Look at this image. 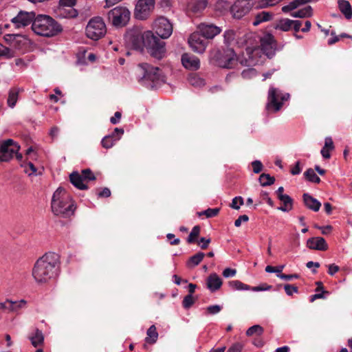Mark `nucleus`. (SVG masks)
<instances>
[{
    "mask_svg": "<svg viewBox=\"0 0 352 352\" xmlns=\"http://www.w3.org/2000/svg\"><path fill=\"white\" fill-rule=\"evenodd\" d=\"M60 256L54 252L45 253L35 263L32 276L38 283H45L55 278L60 270Z\"/></svg>",
    "mask_w": 352,
    "mask_h": 352,
    "instance_id": "nucleus-1",
    "label": "nucleus"
},
{
    "mask_svg": "<svg viewBox=\"0 0 352 352\" xmlns=\"http://www.w3.org/2000/svg\"><path fill=\"white\" fill-rule=\"evenodd\" d=\"M51 205L53 213L64 218L73 215L76 209L74 201L62 188H57L54 192Z\"/></svg>",
    "mask_w": 352,
    "mask_h": 352,
    "instance_id": "nucleus-2",
    "label": "nucleus"
},
{
    "mask_svg": "<svg viewBox=\"0 0 352 352\" xmlns=\"http://www.w3.org/2000/svg\"><path fill=\"white\" fill-rule=\"evenodd\" d=\"M32 30L37 35L53 37L62 32L63 27L49 15L37 14L32 23Z\"/></svg>",
    "mask_w": 352,
    "mask_h": 352,
    "instance_id": "nucleus-3",
    "label": "nucleus"
},
{
    "mask_svg": "<svg viewBox=\"0 0 352 352\" xmlns=\"http://www.w3.org/2000/svg\"><path fill=\"white\" fill-rule=\"evenodd\" d=\"M145 45L144 48L147 53L152 57L157 60H161L165 56L166 47L165 42L160 38L154 34L151 31L145 32Z\"/></svg>",
    "mask_w": 352,
    "mask_h": 352,
    "instance_id": "nucleus-4",
    "label": "nucleus"
},
{
    "mask_svg": "<svg viewBox=\"0 0 352 352\" xmlns=\"http://www.w3.org/2000/svg\"><path fill=\"white\" fill-rule=\"evenodd\" d=\"M107 28L104 22L100 16L94 17L86 27V35L88 38L98 41L104 36Z\"/></svg>",
    "mask_w": 352,
    "mask_h": 352,
    "instance_id": "nucleus-5",
    "label": "nucleus"
},
{
    "mask_svg": "<svg viewBox=\"0 0 352 352\" xmlns=\"http://www.w3.org/2000/svg\"><path fill=\"white\" fill-rule=\"evenodd\" d=\"M139 68L142 75V80L151 81L155 85L164 82L165 77L159 67L144 63L140 64Z\"/></svg>",
    "mask_w": 352,
    "mask_h": 352,
    "instance_id": "nucleus-6",
    "label": "nucleus"
},
{
    "mask_svg": "<svg viewBox=\"0 0 352 352\" xmlns=\"http://www.w3.org/2000/svg\"><path fill=\"white\" fill-rule=\"evenodd\" d=\"M107 19L113 26L123 27L130 19V12L125 7L117 6L108 12Z\"/></svg>",
    "mask_w": 352,
    "mask_h": 352,
    "instance_id": "nucleus-7",
    "label": "nucleus"
},
{
    "mask_svg": "<svg viewBox=\"0 0 352 352\" xmlns=\"http://www.w3.org/2000/svg\"><path fill=\"white\" fill-rule=\"evenodd\" d=\"M289 96L288 94H284L278 89L271 87L268 91V101L266 105L267 111H278L283 107V101L287 100Z\"/></svg>",
    "mask_w": 352,
    "mask_h": 352,
    "instance_id": "nucleus-8",
    "label": "nucleus"
},
{
    "mask_svg": "<svg viewBox=\"0 0 352 352\" xmlns=\"http://www.w3.org/2000/svg\"><path fill=\"white\" fill-rule=\"evenodd\" d=\"M215 58L217 64L223 68H232L236 63V54L232 48H228L223 52L218 51Z\"/></svg>",
    "mask_w": 352,
    "mask_h": 352,
    "instance_id": "nucleus-9",
    "label": "nucleus"
},
{
    "mask_svg": "<svg viewBox=\"0 0 352 352\" xmlns=\"http://www.w3.org/2000/svg\"><path fill=\"white\" fill-rule=\"evenodd\" d=\"M20 149L19 145L12 139H8L1 142L0 145V161L8 162Z\"/></svg>",
    "mask_w": 352,
    "mask_h": 352,
    "instance_id": "nucleus-10",
    "label": "nucleus"
},
{
    "mask_svg": "<svg viewBox=\"0 0 352 352\" xmlns=\"http://www.w3.org/2000/svg\"><path fill=\"white\" fill-rule=\"evenodd\" d=\"M36 17V13L33 11L20 10L17 15L11 19V22L17 28H25L30 24L32 25Z\"/></svg>",
    "mask_w": 352,
    "mask_h": 352,
    "instance_id": "nucleus-11",
    "label": "nucleus"
},
{
    "mask_svg": "<svg viewBox=\"0 0 352 352\" xmlns=\"http://www.w3.org/2000/svg\"><path fill=\"white\" fill-rule=\"evenodd\" d=\"M155 0H138L135 8V16L137 19H146L153 10Z\"/></svg>",
    "mask_w": 352,
    "mask_h": 352,
    "instance_id": "nucleus-12",
    "label": "nucleus"
},
{
    "mask_svg": "<svg viewBox=\"0 0 352 352\" xmlns=\"http://www.w3.org/2000/svg\"><path fill=\"white\" fill-rule=\"evenodd\" d=\"M155 30L157 36L168 38L173 33V25L165 17H160L155 21Z\"/></svg>",
    "mask_w": 352,
    "mask_h": 352,
    "instance_id": "nucleus-13",
    "label": "nucleus"
},
{
    "mask_svg": "<svg viewBox=\"0 0 352 352\" xmlns=\"http://www.w3.org/2000/svg\"><path fill=\"white\" fill-rule=\"evenodd\" d=\"M188 43L194 52L201 54L205 51L208 41L199 32H195L190 34Z\"/></svg>",
    "mask_w": 352,
    "mask_h": 352,
    "instance_id": "nucleus-14",
    "label": "nucleus"
},
{
    "mask_svg": "<svg viewBox=\"0 0 352 352\" xmlns=\"http://www.w3.org/2000/svg\"><path fill=\"white\" fill-rule=\"evenodd\" d=\"M261 47L263 52L268 57L272 58L276 49V41L272 34H266L261 38Z\"/></svg>",
    "mask_w": 352,
    "mask_h": 352,
    "instance_id": "nucleus-15",
    "label": "nucleus"
},
{
    "mask_svg": "<svg viewBox=\"0 0 352 352\" xmlns=\"http://www.w3.org/2000/svg\"><path fill=\"white\" fill-rule=\"evenodd\" d=\"M252 5L250 0H236L230 8V12L234 18L241 19L251 10Z\"/></svg>",
    "mask_w": 352,
    "mask_h": 352,
    "instance_id": "nucleus-16",
    "label": "nucleus"
},
{
    "mask_svg": "<svg viewBox=\"0 0 352 352\" xmlns=\"http://www.w3.org/2000/svg\"><path fill=\"white\" fill-rule=\"evenodd\" d=\"M127 39L131 47L138 51L142 52L145 45V32L131 31L128 33Z\"/></svg>",
    "mask_w": 352,
    "mask_h": 352,
    "instance_id": "nucleus-17",
    "label": "nucleus"
},
{
    "mask_svg": "<svg viewBox=\"0 0 352 352\" xmlns=\"http://www.w3.org/2000/svg\"><path fill=\"white\" fill-rule=\"evenodd\" d=\"M198 29L206 39H212L221 32V29L212 23H202L199 25Z\"/></svg>",
    "mask_w": 352,
    "mask_h": 352,
    "instance_id": "nucleus-18",
    "label": "nucleus"
},
{
    "mask_svg": "<svg viewBox=\"0 0 352 352\" xmlns=\"http://www.w3.org/2000/svg\"><path fill=\"white\" fill-rule=\"evenodd\" d=\"M182 63L185 68L190 70H197L200 66L199 59L190 54H184L182 55Z\"/></svg>",
    "mask_w": 352,
    "mask_h": 352,
    "instance_id": "nucleus-19",
    "label": "nucleus"
},
{
    "mask_svg": "<svg viewBox=\"0 0 352 352\" xmlns=\"http://www.w3.org/2000/svg\"><path fill=\"white\" fill-rule=\"evenodd\" d=\"M307 246L309 249L320 251H325L328 249L326 241L320 236L309 238L307 241Z\"/></svg>",
    "mask_w": 352,
    "mask_h": 352,
    "instance_id": "nucleus-20",
    "label": "nucleus"
},
{
    "mask_svg": "<svg viewBox=\"0 0 352 352\" xmlns=\"http://www.w3.org/2000/svg\"><path fill=\"white\" fill-rule=\"evenodd\" d=\"M222 283V280L216 273L210 274L206 279L207 288L212 292L219 289Z\"/></svg>",
    "mask_w": 352,
    "mask_h": 352,
    "instance_id": "nucleus-21",
    "label": "nucleus"
},
{
    "mask_svg": "<svg viewBox=\"0 0 352 352\" xmlns=\"http://www.w3.org/2000/svg\"><path fill=\"white\" fill-rule=\"evenodd\" d=\"M70 182L79 190H87L88 186L85 184L84 178L82 174H80L77 171H74L69 175Z\"/></svg>",
    "mask_w": 352,
    "mask_h": 352,
    "instance_id": "nucleus-22",
    "label": "nucleus"
},
{
    "mask_svg": "<svg viewBox=\"0 0 352 352\" xmlns=\"http://www.w3.org/2000/svg\"><path fill=\"white\" fill-rule=\"evenodd\" d=\"M302 200L305 206L307 208L314 212H318L320 210L321 206L320 202L309 194L304 193L302 195Z\"/></svg>",
    "mask_w": 352,
    "mask_h": 352,
    "instance_id": "nucleus-23",
    "label": "nucleus"
},
{
    "mask_svg": "<svg viewBox=\"0 0 352 352\" xmlns=\"http://www.w3.org/2000/svg\"><path fill=\"white\" fill-rule=\"evenodd\" d=\"M207 4V0H192L188 7L192 13L199 14L206 8Z\"/></svg>",
    "mask_w": 352,
    "mask_h": 352,
    "instance_id": "nucleus-24",
    "label": "nucleus"
},
{
    "mask_svg": "<svg viewBox=\"0 0 352 352\" xmlns=\"http://www.w3.org/2000/svg\"><path fill=\"white\" fill-rule=\"evenodd\" d=\"M278 199L281 201L282 206L278 208V210L283 212H289L293 209L294 199L286 195L285 196H280Z\"/></svg>",
    "mask_w": 352,
    "mask_h": 352,
    "instance_id": "nucleus-25",
    "label": "nucleus"
},
{
    "mask_svg": "<svg viewBox=\"0 0 352 352\" xmlns=\"http://www.w3.org/2000/svg\"><path fill=\"white\" fill-rule=\"evenodd\" d=\"M273 18V14L271 12L263 11L258 13L252 22L254 26H257L261 23L270 21Z\"/></svg>",
    "mask_w": 352,
    "mask_h": 352,
    "instance_id": "nucleus-26",
    "label": "nucleus"
},
{
    "mask_svg": "<svg viewBox=\"0 0 352 352\" xmlns=\"http://www.w3.org/2000/svg\"><path fill=\"white\" fill-rule=\"evenodd\" d=\"M338 7L340 12L344 15L346 19L352 17V8L350 3L346 0H338Z\"/></svg>",
    "mask_w": 352,
    "mask_h": 352,
    "instance_id": "nucleus-27",
    "label": "nucleus"
},
{
    "mask_svg": "<svg viewBox=\"0 0 352 352\" xmlns=\"http://www.w3.org/2000/svg\"><path fill=\"white\" fill-rule=\"evenodd\" d=\"M293 20L284 18L278 20L274 25L276 30H280L284 32H288L292 29Z\"/></svg>",
    "mask_w": 352,
    "mask_h": 352,
    "instance_id": "nucleus-28",
    "label": "nucleus"
},
{
    "mask_svg": "<svg viewBox=\"0 0 352 352\" xmlns=\"http://www.w3.org/2000/svg\"><path fill=\"white\" fill-rule=\"evenodd\" d=\"M158 333L155 325H151L146 331L145 341L146 343L153 344L157 342Z\"/></svg>",
    "mask_w": 352,
    "mask_h": 352,
    "instance_id": "nucleus-29",
    "label": "nucleus"
},
{
    "mask_svg": "<svg viewBox=\"0 0 352 352\" xmlns=\"http://www.w3.org/2000/svg\"><path fill=\"white\" fill-rule=\"evenodd\" d=\"M204 256L205 254L204 252H197L189 258L186 263L187 266L190 268H192L198 265L202 261Z\"/></svg>",
    "mask_w": 352,
    "mask_h": 352,
    "instance_id": "nucleus-30",
    "label": "nucleus"
},
{
    "mask_svg": "<svg viewBox=\"0 0 352 352\" xmlns=\"http://www.w3.org/2000/svg\"><path fill=\"white\" fill-rule=\"evenodd\" d=\"M290 15L295 18H307L312 15V8L308 6L296 12H292Z\"/></svg>",
    "mask_w": 352,
    "mask_h": 352,
    "instance_id": "nucleus-31",
    "label": "nucleus"
},
{
    "mask_svg": "<svg viewBox=\"0 0 352 352\" xmlns=\"http://www.w3.org/2000/svg\"><path fill=\"white\" fill-rule=\"evenodd\" d=\"M19 90L16 88H14L10 90L8 98V104L10 107L13 108L18 100Z\"/></svg>",
    "mask_w": 352,
    "mask_h": 352,
    "instance_id": "nucleus-32",
    "label": "nucleus"
},
{
    "mask_svg": "<svg viewBox=\"0 0 352 352\" xmlns=\"http://www.w3.org/2000/svg\"><path fill=\"white\" fill-rule=\"evenodd\" d=\"M32 344L34 347L42 344L44 341V336L42 331L38 329H36L34 335L30 337Z\"/></svg>",
    "mask_w": 352,
    "mask_h": 352,
    "instance_id": "nucleus-33",
    "label": "nucleus"
},
{
    "mask_svg": "<svg viewBox=\"0 0 352 352\" xmlns=\"http://www.w3.org/2000/svg\"><path fill=\"white\" fill-rule=\"evenodd\" d=\"M229 286L234 290H250L251 287L248 285L244 284L240 280H230L228 282Z\"/></svg>",
    "mask_w": 352,
    "mask_h": 352,
    "instance_id": "nucleus-34",
    "label": "nucleus"
},
{
    "mask_svg": "<svg viewBox=\"0 0 352 352\" xmlns=\"http://www.w3.org/2000/svg\"><path fill=\"white\" fill-rule=\"evenodd\" d=\"M304 176L309 182L319 184L321 180L320 177L315 173L312 168H308L305 173Z\"/></svg>",
    "mask_w": 352,
    "mask_h": 352,
    "instance_id": "nucleus-35",
    "label": "nucleus"
},
{
    "mask_svg": "<svg viewBox=\"0 0 352 352\" xmlns=\"http://www.w3.org/2000/svg\"><path fill=\"white\" fill-rule=\"evenodd\" d=\"M258 180L262 186H267L273 184L275 182V178L269 174L262 173L259 176Z\"/></svg>",
    "mask_w": 352,
    "mask_h": 352,
    "instance_id": "nucleus-36",
    "label": "nucleus"
},
{
    "mask_svg": "<svg viewBox=\"0 0 352 352\" xmlns=\"http://www.w3.org/2000/svg\"><path fill=\"white\" fill-rule=\"evenodd\" d=\"M60 14L66 18H75L78 16V11L74 8H60Z\"/></svg>",
    "mask_w": 352,
    "mask_h": 352,
    "instance_id": "nucleus-37",
    "label": "nucleus"
},
{
    "mask_svg": "<svg viewBox=\"0 0 352 352\" xmlns=\"http://www.w3.org/2000/svg\"><path fill=\"white\" fill-rule=\"evenodd\" d=\"M119 140L120 137L113 138V135H107L102 140L101 144L104 148H110L114 145L115 142Z\"/></svg>",
    "mask_w": 352,
    "mask_h": 352,
    "instance_id": "nucleus-38",
    "label": "nucleus"
},
{
    "mask_svg": "<svg viewBox=\"0 0 352 352\" xmlns=\"http://www.w3.org/2000/svg\"><path fill=\"white\" fill-rule=\"evenodd\" d=\"M264 329L258 325L255 324L252 327H250L247 331H246V336H252L254 335L256 336H261L263 333Z\"/></svg>",
    "mask_w": 352,
    "mask_h": 352,
    "instance_id": "nucleus-39",
    "label": "nucleus"
},
{
    "mask_svg": "<svg viewBox=\"0 0 352 352\" xmlns=\"http://www.w3.org/2000/svg\"><path fill=\"white\" fill-rule=\"evenodd\" d=\"M200 234V227L195 226L192 228L189 236L187 238V243H194L197 241V239Z\"/></svg>",
    "mask_w": 352,
    "mask_h": 352,
    "instance_id": "nucleus-40",
    "label": "nucleus"
},
{
    "mask_svg": "<svg viewBox=\"0 0 352 352\" xmlns=\"http://www.w3.org/2000/svg\"><path fill=\"white\" fill-rule=\"evenodd\" d=\"M235 40V32L232 30H229L225 32L224 33V42L228 45L230 46L232 44V43Z\"/></svg>",
    "mask_w": 352,
    "mask_h": 352,
    "instance_id": "nucleus-41",
    "label": "nucleus"
},
{
    "mask_svg": "<svg viewBox=\"0 0 352 352\" xmlns=\"http://www.w3.org/2000/svg\"><path fill=\"white\" fill-rule=\"evenodd\" d=\"M219 211L220 209L219 208H208L207 210L199 212V215L201 216L204 214L207 218H211L217 216L219 213Z\"/></svg>",
    "mask_w": 352,
    "mask_h": 352,
    "instance_id": "nucleus-42",
    "label": "nucleus"
},
{
    "mask_svg": "<svg viewBox=\"0 0 352 352\" xmlns=\"http://www.w3.org/2000/svg\"><path fill=\"white\" fill-rule=\"evenodd\" d=\"M81 174L85 182H88L89 181H94L96 179V176L94 175V173L91 171L90 168H86L82 170Z\"/></svg>",
    "mask_w": 352,
    "mask_h": 352,
    "instance_id": "nucleus-43",
    "label": "nucleus"
},
{
    "mask_svg": "<svg viewBox=\"0 0 352 352\" xmlns=\"http://www.w3.org/2000/svg\"><path fill=\"white\" fill-rule=\"evenodd\" d=\"M195 302V300L194 299L192 295L188 294L184 298V300L182 301V306L184 309H188L193 305Z\"/></svg>",
    "mask_w": 352,
    "mask_h": 352,
    "instance_id": "nucleus-44",
    "label": "nucleus"
},
{
    "mask_svg": "<svg viewBox=\"0 0 352 352\" xmlns=\"http://www.w3.org/2000/svg\"><path fill=\"white\" fill-rule=\"evenodd\" d=\"M0 56H4L8 58L14 56V52L8 47L0 44Z\"/></svg>",
    "mask_w": 352,
    "mask_h": 352,
    "instance_id": "nucleus-45",
    "label": "nucleus"
},
{
    "mask_svg": "<svg viewBox=\"0 0 352 352\" xmlns=\"http://www.w3.org/2000/svg\"><path fill=\"white\" fill-rule=\"evenodd\" d=\"M243 199L242 197H235L232 199V203L230 204V206L235 210H239L240 206L243 204Z\"/></svg>",
    "mask_w": 352,
    "mask_h": 352,
    "instance_id": "nucleus-46",
    "label": "nucleus"
},
{
    "mask_svg": "<svg viewBox=\"0 0 352 352\" xmlns=\"http://www.w3.org/2000/svg\"><path fill=\"white\" fill-rule=\"evenodd\" d=\"M257 74L256 70L254 68H248L246 69H244L242 73L241 76L243 78L245 79H250L253 77H255Z\"/></svg>",
    "mask_w": 352,
    "mask_h": 352,
    "instance_id": "nucleus-47",
    "label": "nucleus"
},
{
    "mask_svg": "<svg viewBox=\"0 0 352 352\" xmlns=\"http://www.w3.org/2000/svg\"><path fill=\"white\" fill-rule=\"evenodd\" d=\"M189 82L195 87H201L204 85V80L196 75L190 76L188 79Z\"/></svg>",
    "mask_w": 352,
    "mask_h": 352,
    "instance_id": "nucleus-48",
    "label": "nucleus"
},
{
    "mask_svg": "<svg viewBox=\"0 0 352 352\" xmlns=\"http://www.w3.org/2000/svg\"><path fill=\"white\" fill-rule=\"evenodd\" d=\"M285 267V265H279L277 267H273L271 265H267L265 267V271L269 273H278L281 274L280 272L283 271V268Z\"/></svg>",
    "mask_w": 352,
    "mask_h": 352,
    "instance_id": "nucleus-49",
    "label": "nucleus"
},
{
    "mask_svg": "<svg viewBox=\"0 0 352 352\" xmlns=\"http://www.w3.org/2000/svg\"><path fill=\"white\" fill-rule=\"evenodd\" d=\"M278 278L280 279L285 280H292L294 278H299L300 275L298 274H277L276 275Z\"/></svg>",
    "mask_w": 352,
    "mask_h": 352,
    "instance_id": "nucleus-50",
    "label": "nucleus"
},
{
    "mask_svg": "<svg viewBox=\"0 0 352 352\" xmlns=\"http://www.w3.org/2000/svg\"><path fill=\"white\" fill-rule=\"evenodd\" d=\"M284 289H285V293L288 296H292L293 293H298V288L296 286L292 285H289V284L285 285Z\"/></svg>",
    "mask_w": 352,
    "mask_h": 352,
    "instance_id": "nucleus-51",
    "label": "nucleus"
},
{
    "mask_svg": "<svg viewBox=\"0 0 352 352\" xmlns=\"http://www.w3.org/2000/svg\"><path fill=\"white\" fill-rule=\"evenodd\" d=\"M252 166L253 168V172L254 173H259L262 171L263 165L259 160H255L252 162Z\"/></svg>",
    "mask_w": 352,
    "mask_h": 352,
    "instance_id": "nucleus-52",
    "label": "nucleus"
},
{
    "mask_svg": "<svg viewBox=\"0 0 352 352\" xmlns=\"http://www.w3.org/2000/svg\"><path fill=\"white\" fill-rule=\"evenodd\" d=\"M222 307L220 305H214L207 307V313L211 315L217 314L221 311Z\"/></svg>",
    "mask_w": 352,
    "mask_h": 352,
    "instance_id": "nucleus-53",
    "label": "nucleus"
},
{
    "mask_svg": "<svg viewBox=\"0 0 352 352\" xmlns=\"http://www.w3.org/2000/svg\"><path fill=\"white\" fill-rule=\"evenodd\" d=\"M0 309L12 311L14 309L12 301L7 300L6 302H0Z\"/></svg>",
    "mask_w": 352,
    "mask_h": 352,
    "instance_id": "nucleus-54",
    "label": "nucleus"
},
{
    "mask_svg": "<svg viewBox=\"0 0 352 352\" xmlns=\"http://www.w3.org/2000/svg\"><path fill=\"white\" fill-rule=\"evenodd\" d=\"M76 3V0H60L59 1L61 8H73Z\"/></svg>",
    "mask_w": 352,
    "mask_h": 352,
    "instance_id": "nucleus-55",
    "label": "nucleus"
},
{
    "mask_svg": "<svg viewBox=\"0 0 352 352\" xmlns=\"http://www.w3.org/2000/svg\"><path fill=\"white\" fill-rule=\"evenodd\" d=\"M12 304L14 309L12 310V311H16L25 306L26 301L24 300H21L20 301H12Z\"/></svg>",
    "mask_w": 352,
    "mask_h": 352,
    "instance_id": "nucleus-56",
    "label": "nucleus"
},
{
    "mask_svg": "<svg viewBox=\"0 0 352 352\" xmlns=\"http://www.w3.org/2000/svg\"><path fill=\"white\" fill-rule=\"evenodd\" d=\"M249 221V217L246 214L241 215L236 219L234 221V226L236 227H240L242 222H248Z\"/></svg>",
    "mask_w": 352,
    "mask_h": 352,
    "instance_id": "nucleus-57",
    "label": "nucleus"
},
{
    "mask_svg": "<svg viewBox=\"0 0 352 352\" xmlns=\"http://www.w3.org/2000/svg\"><path fill=\"white\" fill-rule=\"evenodd\" d=\"M236 274V270L231 268H226L222 273L223 276L226 278L233 277Z\"/></svg>",
    "mask_w": 352,
    "mask_h": 352,
    "instance_id": "nucleus-58",
    "label": "nucleus"
},
{
    "mask_svg": "<svg viewBox=\"0 0 352 352\" xmlns=\"http://www.w3.org/2000/svg\"><path fill=\"white\" fill-rule=\"evenodd\" d=\"M324 148H327L330 151H332L334 149V144H333V142L332 140V138H330V137H327L325 138V140H324Z\"/></svg>",
    "mask_w": 352,
    "mask_h": 352,
    "instance_id": "nucleus-59",
    "label": "nucleus"
},
{
    "mask_svg": "<svg viewBox=\"0 0 352 352\" xmlns=\"http://www.w3.org/2000/svg\"><path fill=\"white\" fill-rule=\"evenodd\" d=\"M324 294H329V292H327V291H322V292H321V293L317 292V294L311 295L310 296L309 301L311 302H313L316 299L324 298Z\"/></svg>",
    "mask_w": 352,
    "mask_h": 352,
    "instance_id": "nucleus-60",
    "label": "nucleus"
},
{
    "mask_svg": "<svg viewBox=\"0 0 352 352\" xmlns=\"http://www.w3.org/2000/svg\"><path fill=\"white\" fill-rule=\"evenodd\" d=\"M166 237L170 241V244L172 245H179L180 243L179 239H175V234H173L168 233Z\"/></svg>",
    "mask_w": 352,
    "mask_h": 352,
    "instance_id": "nucleus-61",
    "label": "nucleus"
},
{
    "mask_svg": "<svg viewBox=\"0 0 352 352\" xmlns=\"http://www.w3.org/2000/svg\"><path fill=\"white\" fill-rule=\"evenodd\" d=\"M328 274L331 276H333L336 272L340 270V267L335 264H330L328 266Z\"/></svg>",
    "mask_w": 352,
    "mask_h": 352,
    "instance_id": "nucleus-62",
    "label": "nucleus"
},
{
    "mask_svg": "<svg viewBox=\"0 0 352 352\" xmlns=\"http://www.w3.org/2000/svg\"><path fill=\"white\" fill-rule=\"evenodd\" d=\"M121 117H122V113L120 111H116L115 113H114V116L111 117L110 118V122L113 124H118L120 119H121Z\"/></svg>",
    "mask_w": 352,
    "mask_h": 352,
    "instance_id": "nucleus-63",
    "label": "nucleus"
},
{
    "mask_svg": "<svg viewBox=\"0 0 352 352\" xmlns=\"http://www.w3.org/2000/svg\"><path fill=\"white\" fill-rule=\"evenodd\" d=\"M242 350V345L239 343H236L232 345L228 352H241Z\"/></svg>",
    "mask_w": 352,
    "mask_h": 352,
    "instance_id": "nucleus-64",
    "label": "nucleus"
}]
</instances>
